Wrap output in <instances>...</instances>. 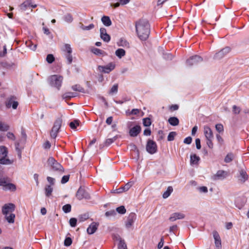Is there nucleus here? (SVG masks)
<instances>
[{
  "label": "nucleus",
  "mask_w": 249,
  "mask_h": 249,
  "mask_svg": "<svg viewBox=\"0 0 249 249\" xmlns=\"http://www.w3.org/2000/svg\"><path fill=\"white\" fill-rule=\"evenodd\" d=\"M117 89H118L117 86L116 85H114L112 87V88L110 90V92L111 93H116L117 91Z\"/></svg>",
  "instance_id": "54"
},
{
  "label": "nucleus",
  "mask_w": 249,
  "mask_h": 249,
  "mask_svg": "<svg viewBox=\"0 0 249 249\" xmlns=\"http://www.w3.org/2000/svg\"><path fill=\"white\" fill-rule=\"evenodd\" d=\"M16 206L13 203L5 204L1 208L2 213L8 223L13 224L15 222V214L13 213Z\"/></svg>",
  "instance_id": "2"
},
{
  "label": "nucleus",
  "mask_w": 249,
  "mask_h": 249,
  "mask_svg": "<svg viewBox=\"0 0 249 249\" xmlns=\"http://www.w3.org/2000/svg\"><path fill=\"white\" fill-rule=\"evenodd\" d=\"M2 189L5 191H15L16 186L15 184L10 183L8 181L2 187Z\"/></svg>",
  "instance_id": "17"
},
{
  "label": "nucleus",
  "mask_w": 249,
  "mask_h": 249,
  "mask_svg": "<svg viewBox=\"0 0 249 249\" xmlns=\"http://www.w3.org/2000/svg\"><path fill=\"white\" fill-rule=\"evenodd\" d=\"M119 249H127L126 245L123 240H120L118 245Z\"/></svg>",
  "instance_id": "35"
},
{
  "label": "nucleus",
  "mask_w": 249,
  "mask_h": 249,
  "mask_svg": "<svg viewBox=\"0 0 249 249\" xmlns=\"http://www.w3.org/2000/svg\"><path fill=\"white\" fill-rule=\"evenodd\" d=\"M197 189L198 191L201 193H206L208 192V189L206 186L199 187Z\"/></svg>",
  "instance_id": "41"
},
{
  "label": "nucleus",
  "mask_w": 249,
  "mask_h": 249,
  "mask_svg": "<svg viewBox=\"0 0 249 249\" xmlns=\"http://www.w3.org/2000/svg\"><path fill=\"white\" fill-rule=\"evenodd\" d=\"M18 105V102L14 98H10L6 103V107L8 108L12 107L14 109H17Z\"/></svg>",
  "instance_id": "11"
},
{
  "label": "nucleus",
  "mask_w": 249,
  "mask_h": 249,
  "mask_svg": "<svg viewBox=\"0 0 249 249\" xmlns=\"http://www.w3.org/2000/svg\"><path fill=\"white\" fill-rule=\"evenodd\" d=\"M143 125L145 126H149L151 124V120L148 118H144L143 119Z\"/></svg>",
  "instance_id": "38"
},
{
  "label": "nucleus",
  "mask_w": 249,
  "mask_h": 249,
  "mask_svg": "<svg viewBox=\"0 0 249 249\" xmlns=\"http://www.w3.org/2000/svg\"><path fill=\"white\" fill-rule=\"evenodd\" d=\"M213 235L214 240V245L216 249H221V240L219 234L217 231H214L213 232Z\"/></svg>",
  "instance_id": "7"
},
{
  "label": "nucleus",
  "mask_w": 249,
  "mask_h": 249,
  "mask_svg": "<svg viewBox=\"0 0 249 249\" xmlns=\"http://www.w3.org/2000/svg\"><path fill=\"white\" fill-rule=\"evenodd\" d=\"M94 27V25L93 24H90L89 26H87L82 25L81 28L83 30H89L93 28Z\"/></svg>",
  "instance_id": "42"
},
{
  "label": "nucleus",
  "mask_w": 249,
  "mask_h": 249,
  "mask_svg": "<svg viewBox=\"0 0 249 249\" xmlns=\"http://www.w3.org/2000/svg\"><path fill=\"white\" fill-rule=\"evenodd\" d=\"M197 130V127L196 126H195L192 130V135L194 136L195 135L196 131Z\"/></svg>",
  "instance_id": "59"
},
{
  "label": "nucleus",
  "mask_w": 249,
  "mask_h": 249,
  "mask_svg": "<svg viewBox=\"0 0 249 249\" xmlns=\"http://www.w3.org/2000/svg\"><path fill=\"white\" fill-rule=\"evenodd\" d=\"M202 59L199 56H195L192 58L189 61L191 65H196L197 63L201 62Z\"/></svg>",
  "instance_id": "26"
},
{
  "label": "nucleus",
  "mask_w": 249,
  "mask_h": 249,
  "mask_svg": "<svg viewBox=\"0 0 249 249\" xmlns=\"http://www.w3.org/2000/svg\"><path fill=\"white\" fill-rule=\"evenodd\" d=\"M63 211L66 213H69L71 210V206L70 204H66L63 206L62 207Z\"/></svg>",
  "instance_id": "37"
},
{
  "label": "nucleus",
  "mask_w": 249,
  "mask_h": 249,
  "mask_svg": "<svg viewBox=\"0 0 249 249\" xmlns=\"http://www.w3.org/2000/svg\"><path fill=\"white\" fill-rule=\"evenodd\" d=\"M195 143H196V148L197 149H200L201 147L200 139L198 138L196 139L195 140Z\"/></svg>",
  "instance_id": "46"
},
{
  "label": "nucleus",
  "mask_w": 249,
  "mask_h": 249,
  "mask_svg": "<svg viewBox=\"0 0 249 249\" xmlns=\"http://www.w3.org/2000/svg\"><path fill=\"white\" fill-rule=\"evenodd\" d=\"M190 164L191 165H197L198 164L200 158L199 156L196 154L192 153L190 156Z\"/></svg>",
  "instance_id": "15"
},
{
  "label": "nucleus",
  "mask_w": 249,
  "mask_h": 249,
  "mask_svg": "<svg viewBox=\"0 0 249 249\" xmlns=\"http://www.w3.org/2000/svg\"><path fill=\"white\" fill-rule=\"evenodd\" d=\"M234 158L233 155L229 153L228 154L225 158L224 160L226 162H230Z\"/></svg>",
  "instance_id": "31"
},
{
  "label": "nucleus",
  "mask_w": 249,
  "mask_h": 249,
  "mask_svg": "<svg viewBox=\"0 0 249 249\" xmlns=\"http://www.w3.org/2000/svg\"><path fill=\"white\" fill-rule=\"evenodd\" d=\"M98 227V224L96 223H92L88 228L87 232L89 234L94 233L97 230Z\"/></svg>",
  "instance_id": "16"
},
{
  "label": "nucleus",
  "mask_w": 249,
  "mask_h": 249,
  "mask_svg": "<svg viewBox=\"0 0 249 249\" xmlns=\"http://www.w3.org/2000/svg\"><path fill=\"white\" fill-rule=\"evenodd\" d=\"M116 67V65L113 62H110L106 66H99L98 69L100 72L108 73L112 71Z\"/></svg>",
  "instance_id": "4"
},
{
  "label": "nucleus",
  "mask_w": 249,
  "mask_h": 249,
  "mask_svg": "<svg viewBox=\"0 0 249 249\" xmlns=\"http://www.w3.org/2000/svg\"><path fill=\"white\" fill-rule=\"evenodd\" d=\"M173 191L172 187H168L167 190L163 194V197L164 198H167L171 194Z\"/></svg>",
  "instance_id": "30"
},
{
  "label": "nucleus",
  "mask_w": 249,
  "mask_h": 249,
  "mask_svg": "<svg viewBox=\"0 0 249 249\" xmlns=\"http://www.w3.org/2000/svg\"><path fill=\"white\" fill-rule=\"evenodd\" d=\"M114 213H115L114 211H112L106 212L105 213V215L106 216L109 217L111 215H114Z\"/></svg>",
  "instance_id": "55"
},
{
  "label": "nucleus",
  "mask_w": 249,
  "mask_h": 249,
  "mask_svg": "<svg viewBox=\"0 0 249 249\" xmlns=\"http://www.w3.org/2000/svg\"><path fill=\"white\" fill-rule=\"evenodd\" d=\"M215 129L217 131L220 133L223 131V126L221 124H218L215 125Z\"/></svg>",
  "instance_id": "44"
},
{
  "label": "nucleus",
  "mask_w": 249,
  "mask_h": 249,
  "mask_svg": "<svg viewBox=\"0 0 249 249\" xmlns=\"http://www.w3.org/2000/svg\"><path fill=\"white\" fill-rule=\"evenodd\" d=\"M72 243V240L70 237H67L64 241V245L65 246H70Z\"/></svg>",
  "instance_id": "40"
},
{
  "label": "nucleus",
  "mask_w": 249,
  "mask_h": 249,
  "mask_svg": "<svg viewBox=\"0 0 249 249\" xmlns=\"http://www.w3.org/2000/svg\"><path fill=\"white\" fill-rule=\"evenodd\" d=\"M47 61L49 63H52L54 60V57L53 55L50 54L47 56L46 57Z\"/></svg>",
  "instance_id": "39"
},
{
  "label": "nucleus",
  "mask_w": 249,
  "mask_h": 249,
  "mask_svg": "<svg viewBox=\"0 0 249 249\" xmlns=\"http://www.w3.org/2000/svg\"><path fill=\"white\" fill-rule=\"evenodd\" d=\"M177 133L176 132H171L169 133L168 137L167 140L168 141H172L174 140L175 137L176 136Z\"/></svg>",
  "instance_id": "32"
},
{
  "label": "nucleus",
  "mask_w": 249,
  "mask_h": 249,
  "mask_svg": "<svg viewBox=\"0 0 249 249\" xmlns=\"http://www.w3.org/2000/svg\"><path fill=\"white\" fill-rule=\"evenodd\" d=\"M7 137L11 140H14L15 139L14 135L11 132H8L7 133Z\"/></svg>",
  "instance_id": "53"
},
{
  "label": "nucleus",
  "mask_w": 249,
  "mask_h": 249,
  "mask_svg": "<svg viewBox=\"0 0 249 249\" xmlns=\"http://www.w3.org/2000/svg\"><path fill=\"white\" fill-rule=\"evenodd\" d=\"M203 134L206 140V144L208 147L210 149L213 148V141L214 139V134L213 130L207 125H205L203 127Z\"/></svg>",
  "instance_id": "3"
},
{
  "label": "nucleus",
  "mask_w": 249,
  "mask_h": 249,
  "mask_svg": "<svg viewBox=\"0 0 249 249\" xmlns=\"http://www.w3.org/2000/svg\"><path fill=\"white\" fill-rule=\"evenodd\" d=\"M120 5H121V4H120V1H119L118 2H116V3H113V4H111V6L112 7H113L114 8L118 7H119Z\"/></svg>",
  "instance_id": "62"
},
{
  "label": "nucleus",
  "mask_w": 249,
  "mask_h": 249,
  "mask_svg": "<svg viewBox=\"0 0 249 249\" xmlns=\"http://www.w3.org/2000/svg\"><path fill=\"white\" fill-rule=\"evenodd\" d=\"M136 30L139 38L142 40L147 39L150 35V25L145 19H140L136 23Z\"/></svg>",
  "instance_id": "1"
},
{
  "label": "nucleus",
  "mask_w": 249,
  "mask_h": 249,
  "mask_svg": "<svg viewBox=\"0 0 249 249\" xmlns=\"http://www.w3.org/2000/svg\"><path fill=\"white\" fill-rule=\"evenodd\" d=\"M163 244H164L163 240V239H161L158 245V249H161L163 247Z\"/></svg>",
  "instance_id": "58"
},
{
  "label": "nucleus",
  "mask_w": 249,
  "mask_h": 249,
  "mask_svg": "<svg viewBox=\"0 0 249 249\" xmlns=\"http://www.w3.org/2000/svg\"><path fill=\"white\" fill-rule=\"evenodd\" d=\"M101 21L105 26L107 27L110 26L112 24L111 20L108 16H103L101 18Z\"/></svg>",
  "instance_id": "19"
},
{
  "label": "nucleus",
  "mask_w": 249,
  "mask_h": 249,
  "mask_svg": "<svg viewBox=\"0 0 249 249\" xmlns=\"http://www.w3.org/2000/svg\"><path fill=\"white\" fill-rule=\"evenodd\" d=\"M44 146L46 149L50 148L51 147V144L49 142H45Z\"/></svg>",
  "instance_id": "61"
},
{
  "label": "nucleus",
  "mask_w": 249,
  "mask_h": 249,
  "mask_svg": "<svg viewBox=\"0 0 249 249\" xmlns=\"http://www.w3.org/2000/svg\"><path fill=\"white\" fill-rule=\"evenodd\" d=\"M61 126V122L60 121H56L54 124L53 126L51 132V135L53 137H55L56 133L59 131Z\"/></svg>",
  "instance_id": "9"
},
{
  "label": "nucleus",
  "mask_w": 249,
  "mask_h": 249,
  "mask_svg": "<svg viewBox=\"0 0 249 249\" xmlns=\"http://www.w3.org/2000/svg\"><path fill=\"white\" fill-rule=\"evenodd\" d=\"M131 186V184L130 183H127L124 187H122V189L124 192L128 191Z\"/></svg>",
  "instance_id": "47"
},
{
  "label": "nucleus",
  "mask_w": 249,
  "mask_h": 249,
  "mask_svg": "<svg viewBox=\"0 0 249 249\" xmlns=\"http://www.w3.org/2000/svg\"><path fill=\"white\" fill-rule=\"evenodd\" d=\"M115 54L119 59H121L125 55L126 52L124 49L119 48L115 51Z\"/></svg>",
  "instance_id": "20"
},
{
  "label": "nucleus",
  "mask_w": 249,
  "mask_h": 249,
  "mask_svg": "<svg viewBox=\"0 0 249 249\" xmlns=\"http://www.w3.org/2000/svg\"><path fill=\"white\" fill-rule=\"evenodd\" d=\"M141 127L138 125H135L129 130V134L131 137H136L141 131Z\"/></svg>",
  "instance_id": "13"
},
{
  "label": "nucleus",
  "mask_w": 249,
  "mask_h": 249,
  "mask_svg": "<svg viewBox=\"0 0 249 249\" xmlns=\"http://www.w3.org/2000/svg\"><path fill=\"white\" fill-rule=\"evenodd\" d=\"M79 125V122L78 120H75L73 122H72L70 123V127L72 129H75Z\"/></svg>",
  "instance_id": "36"
},
{
  "label": "nucleus",
  "mask_w": 249,
  "mask_h": 249,
  "mask_svg": "<svg viewBox=\"0 0 249 249\" xmlns=\"http://www.w3.org/2000/svg\"><path fill=\"white\" fill-rule=\"evenodd\" d=\"M36 5H33L32 4V1L31 0H27L25 1L22 5H21V9L23 10H25L28 7L31 8V9L33 8L36 7Z\"/></svg>",
  "instance_id": "21"
},
{
  "label": "nucleus",
  "mask_w": 249,
  "mask_h": 249,
  "mask_svg": "<svg viewBox=\"0 0 249 249\" xmlns=\"http://www.w3.org/2000/svg\"><path fill=\"white\" fill-rule=\"evenodd\" d=\"M7 148L3 146H0V157H7Z\"/></svg>",
  "instance_id": "28"
},
{
  "label": "nucleus",
  "mask_w": 249,
  "mask_h": 249,
  "mask_svg": "<svg viewBox=\"0 0 249 249\" xmlns=\"http://www.w3.org/2000/svg\"><path fill=\"white\" fill-rule=\"evenodd\" d=\"M216 138V140H217V142L219 144H223L224 143V140L222 136H221L219 135H217Z\"/></svg>",
  "instance_id": "43"
},
{
  "label": "nucleus",
  "mask_w": 249,
  "mask_h": 249,
  "mask_svg": "<svg viewBox=\"0 0 249 249\" xmlns=\"http://www.w3.org/2000/svg\"><path fill=\"white\" fill-rule=\"evenodd\" d=\"M70 225L72 227H74L76 226V223H77V220L75 218H71L70 219Z\"/></svg>",
  "instance_id": "45"
},
{
  "label": "nucleus",
  "mask_w": 249,
  "mask_h": 249,
  "mask_svg": "<svg viewBox=\"0 0 249 249\" xmlns=\"http://www.w3.org/2000/svg\"><path fill=\"white\" fill-rule=\"evenodd\" d=\"M13 163V161L9 159L7 157H0V164H10Z\"/></svg>",
  "instance_id": "23"
},
{
  "label": "nucleus",
  "mask_w": 249,
  "mask_h": 249,
  "mask_svg": "<svg viewBox=\"0 0 249 249\" xmlns=\"http://www.w3.org/2000/svg\"><path fill=\"white\" fill-rule=\"evenodd\" d=\"M8 181L7 178L3 177L2 176L0 175V186L3 187L4 184Z\"/></svg>",
  "instance_id": "33"
},
{
  "label": "nucleus",
  "mask_w": 249,
  "mask_h": 249,
  "mask_svg": "<svg viewBox=\"0 0 249 249\" xmlns=\"http://www.w3.org/2000/svg\"><path fill=\"white\" fill-rule=\"evenodd\" d=\"M116 211L119 213L124 214L126 212V209L124 206H121L116 208Z\"/></svg>",
  "instance_id": "34"
},
{
  "label": "nucleus",
  "mask_w": 249,
  "mask_h": 249,
  "mask_svg": "<svg viewBox=\"0 0 249 249\" xmlns=\"http://www.w3.org/2000/svg\"><path fill=\"white\" fill-rule=\"evenodd\" d=\"M119 1L121 5H124L128 3L130 1V0H119Z\"/></svg>",
  "instance_id": "51"
},
{
  "label": "nucleus",
  "mask_w": 249,
  "mask_h": 249,
  "mask_svg": "<svg viewBox=\"0 0 249 249\" xmlns=\"http://www.w3.org/2000/svg\"><path fill=\"white\" fill-rule=\"evenodd\" d=\"M9 128V126L6 123L0 121V131H6Z\"/></svg>",
  "instance_id": "27"
},
{
  "label": "nucleus",
  "mask_w": 249,
  "mask_h": 249,
  "mask_svg": "<svg viewBox=\"0 0 249 249\" xmlns=\"http://www.w3.org/2000/svg\"><path fill=\"white\" fill-rule=\"evenodd\" d=\"M62 80L63 78L60 76L53 75L50 78L51 85L58 89L61 86Z\"/></svg>",
  "instance_id": "5"
},
{
  "label": "nucleus",
  "mask_w": 249,
  "mask_h": 249,
  "mask_svg": "<svg viewBox=\"0 0 249 249\" xmlns=\"http://www.w3.org/2000/svg\"><path fill=\"white\" fill-rule=\"evenodd\" d=\"M185 217V215L181 213H172L169 218L171 222L175 221L177 220L182 219Z\"/></svg>",
  "instance_id": "10"
},
{
  "label": "nucleus",
  "mask_w": 249,
  "mask_h": 249,
  "mask_svg": "<svg viewBox=\"0 0 249 249\" xmlns=\"http://www.w3.org/2000/svg\"><path fill=\"white\" fill-rule=\"evenodd\" d=\"M168 122L173 126H177L179 124V120L177 117H172L169 118Z\"/></svg>",
  "instance_id": "24"
},
{
  "label": "nucleus",
  "mask_w": 249,
  "mask_h": 249,
  "mask_svg": "<svg viewBox=\"0 0 249 249\" xmlns=\"http://www.w3.org/2000/svg\"><path fill=\"white\" fill-rule=\"evenodd\" d=\"M100 37L105 42H108L110 40V36L107 34V30L104 28L100 30Z\"/></svg>",
  "instance_id": "12"
},
{
  "label": "nucleus",
  "mask_w": 249,
  "mask_h": 249,
  "mask_svg": "<svg viewBox=\"0 0 249 249\" xmlns=\"http://www.w3.org/2000/svg\"><path fill=\"white\" fill-rule=\"evenodd\" d=\"M63 51L67 54V59L70 63H71L72 61V57L70 56V54L72 52L71 48V46L69 44H65L62 47Z\"/></svg>",
  "instance_id": "8"
},
{
  "label": "nucleus",
  "mask_w": 249,
  "mask_h": 249,
  "mask_svg": "<svg viewBox=\"0 0 249 249\" xmlns=\"http://www.w3.org/2000/svg\"><path fill=\"white\" fill-rule=\"evenodd\" d=\"M49 163L56 170H61L62 168L61 165H60L58 163L56 162L55 160L52 158H49L48 160Z\"/></svg>",
  "instance_id": "18"
},
{
  "label": "nucleus",
  "mask_w": 249,
  "mask_h": 249,
  "mask_svg": "<svg viewBox=\"0 0 249 249\" xmlns=\"http://www.w3.org/2000/svg\"><path fill=\"white\" fill-rule=\"evenodd\" d=\"M143 134L145 136H149L151 134V131L149 129L147 128L144 130Z\"/></svg>",
  "instance_id": "56"
},
{
  "label": "nucleus",
  "mask_w": 249,
  "mask_h": 249,
  "mask_svg": "<svg viewBox=\"0 0 249 249\" xmlns=\"http://www.w3.org/2000/svg\"><path fill=\"white\" fill-rule=\"evenodd\" d=\"M69 179V177L68 176H64L61 180V183H65L67 181H68Z\"/></svg>",
  "instance_id": "50"
},
{
  "label": "nucleus",
  "mask_w": 249,
  "mask_h": 249,
  "mask_svg": "<svg viewBox=\"0 0 249 249\" xmlns=\"http://www.w3.org/2000/svg\"><path fill=\"white\" fill-rule=\"evenodd\" d=\"M112 118L111 117L107 118V119L106 120V123L109 125L112 123Z\"/></svg>",
  "instance_id": "60"
},
{
  "label": "nucleus",
  "mask_w": 249,
  "mask_h": 249,
  "mask_svg": "<svg viewBox=\"0 0 249 249\" xmlns=\"http://www.w3.org/2000/svg\"><path fill=\"white\" fill-rule=\"evenodd\" d=\"M178 108V107L177 105H173L170 107V109L173 110H177Z\"/></svg>",
  "instance_id": "64"
},
{
  "label": "nucleus",
  "mask_w": 249,
  "mask_h": 249,
  "mask_svg": "<svg viewBox=\"0 0 249 249\" xmlns=\"http://www.w3.org/2000/svg\"><path fill=\"white\" fill-rule=\"evenodd\" d=\"M248 178V176L246 173V172L244 171H241L240 172V175L239 176V179L242 182H245Z\"/></svg>",
  "instance_id": "25"
},
{
  "label": "nucleus",
  "mask_w": 249,
  "mask_h": 249,
  "mask_svg": "<svg viewBox=\"0 0 249 249\" xmlns=\"http://www.w3.org/2000/svg\"><path fill=\"white\" fill-rule=\"evenodd\" d=\"M217 175L218 176L224 177L226 175V173L224 171H220L217 173Z\"/></svg>",
  "instance_id": "57"
},
{
  "label": "nucleus",
  "mask_w": 249,
  "mask_h": 249,
  "mask_svg": "<svg viewBox=\"0 0 249 249\" xmlns=\"http://www.w3.org/2000/svg\"><path fill=\"white\" fill-rule=\"evenodd\" d=\"M233 111L234 113L238 114V113H239V112L240 111V109L238 107H237L236 106H233Z\"/></svg>",
  "instance_id": "52"
},
{
  "label": "nucleus",
  "mask_w": 249,
  "mask_h": 249,
  "mask_svg": "<svg viewBox=\"0 0 249 249\" xmlns=\"http://www.w3.org/2000/svg\"><path fill=\"white\" fill-rule=\"evenodd\" d=\"M91 51L92 53L98 56H105L107 55L105 52L96 48H91Z\"/></svg>",
  "instance_id": "22"
},
{
  "label": "nucleus",
  "mask_w": 249,
  "mask_h": 249,
  "mask_svg": "<svg viewBox=\"0 0 249 249\" xmlns=\"http://www.w3.org/2000/svg\"><path fill=\"white\" fill-rule=\"evenodd\" d=\"M47 179L48 181V182L51 184V185H53L54 183V179L52 177H47Z\"/></svg>",
  "instance_id": "49"
},
{
  "label": "nucleus",
  "mask_w": 249,
  "mask_h": 249,
  "mask_svg": "<svg viewBox=\"0 0 249 249\" xmlns=\"http://www.w3.org/2000/svg\"><path fill=\"white\" fill-rule=\"evenodd\" d=\"M136 219V216L135 214H132L130 215L128 219L125 223V226L126 228H129L132 227Z\"/></svg>",
  "instance_id": "14"
},
{
  "label": "nucleus",
  "mask_w": 249,
  "mask_h": 249,
  "mask_svg": "<svg viewBox=\"0 0 249 249\" xmlns=\"http://www.w3.org/2000/svg\"><path fill=\"white\" fill-rule=\"evenodd\" d=\"M156 143L152 140L148 141L146 145V150L150 154H154L157 151Z\"/></svg>",
  "instance_id": "6"
},
{
  "label": "nucleus",
  "mask_w": 249,
  "mask_h": 249,
  "mask_svg": "<svg viewBox=\"0 0 249 249\" xmlns=\"http://www.w3.org/2000/svg\"><path fill=\"white\" fill-rule=\"evenodd\" d=\"M40 213L42 215H45L47 213V210L45 208H42L40 210Z\"/></svg>",
  "instance_id": "63"
},
{
  "label": "nucleus",
  "mask_w": 249,
  "mask_h": 249,
  "mask_svg": "<svg viewBox=\"0 0 249 249\" xmlns=\"http://www.w3.org/2000/svg\"><path fill=\"white\" fill-rule=\"evenodd\" d=\"M45 195L47 197H49L51 196L53 191V188L50 185H48L46 187L45 189Z\"/></svg>",
  "instance_id": "29"
},
{
  "label": "nucleus",
  "mask_w": 249,
  "mask_h": 249,
  "mask_svg": "<svg viewBox=\"0 0 249 249\" xmlns=\"http://www.w3.org/2000/svg\"><path fill=\"white\" fill-rule=\"evenodd\" d=\"M192 141V139L191 137H188L184 140V143L187 144H190Z\"/></svg>",
  "instance_id": "48"
}]
</instances>
